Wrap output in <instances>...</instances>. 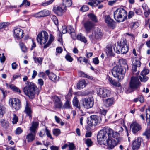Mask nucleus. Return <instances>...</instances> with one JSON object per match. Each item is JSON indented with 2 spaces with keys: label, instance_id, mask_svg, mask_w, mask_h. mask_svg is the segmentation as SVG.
I'll use <instances>...</instances> for the list:
<instances>
[{
  "label": "nucleus",
  "instance_id": "f257e3e1",
  "mask_svg": "<svg viewBox=\"0 0 150 150\" xmlns=\"http://www.w3.org/2000/svg\"><path fill=\"white\" fill-rule=\"evenodd\" d=\"M48 38V34L45 31H42L39 33L37 37V42L41 45H44V49L48 47L54 40V36L51 34H50L49 40L47 42Z\"/></svg>",
  "mask_w": 150,
  "mask_h": 150
},
{
  "label": "nucleus",
  "instance_id": "f03ea898",
  "mask_svg": "<svg viewBox=\"0 0 150 150\" xmlns=\"http://www.w3.org/2000/svg\"><path fill=\"white\" fill-rule=\"evenodd\" d=\"M26 84L27 86L25 87L23 89V91L25 94L28 96L30 98H34L37 90V87L33 83L27 82Z\"/></svg>",
  "mask_w": 150,
  "mask_h": 150
},
{
  "label": "nucleus",
  "instance_id": "7ed1b4c3",
  "mask_svg": "<svg viewBox=\"0 0 150 150\" xmlns=\"http://www.w3.org/2000/svg\"><path fill=\"white\" fill-rule=\"evenodd\" d=\"M124 69L123 66L118 65L114 67L112 70L113 76L114 77L117 78L119 81H120L124 77L126 71Z\"/></svg>",
  "mask_w": 150,
  "mask_h": 150
},
{
  "label": "nucleus",
  "instance_id": "20e7f679",
  "mask_svg": "<svg viewBox=\"0 0 150 150\" xmlns=\"http://www.w3.org/2000/svg\"><path fill=\"white\" fill-rule=\"evenodd\" d=\"M112 133V129L109 128L100 130L97 135L98 140L100 142V143L101 144V143L105 142L108 138L110 137V134Z\"/></svg>",
  "mask_w": 150,
  "mask_h": 150
},
{
  "label": "nucleus",
  "instance_id": "39448f33",
  "mask_svg": "<svg viewBox=\"0 0 150 150\" xmlns=\"http://www.w3.org/2000/svg\"><path fill=\"white\" fill-rule=\"evenodd\" d=\"M39 123L37 122H33L31 126L30 127L29 130L30 132L26 136V139L28 142L33 141L35 139L36 133V129L38 128Z\"/></svg>",
  "mask_w": 150,
  "mask_h": 150
},
{
  "label": "nucleus",
  "instance_id": "423d86ee",
  "mask_svg": "<svg viewBox=\"0 0 150 150\" xmlns=\"http://www.w3.org/2000/svg\"><path fill=\"white\" fill-rule=\"evenodd\" d=\"M126 13V11L122 8H118L114 12V18L117 22H123L127 17Z\"/></svg>",
  "mask_w": 150,
  "mask_h": 150
},
{
  "label": "nucleus",
  "instance_id": "0eeeda50",
  "mask_svg": "<svg viewBox=\"0 0 150 150\" xmlns=\"http://www.w3.org/2000/svg\"><path fill=\"white\" fill-rule=\"evenodd\" d=\"M129 49L128 45L125 41L123 40L120 42V43L114 48L115 51L117 54H124L127 52Z\"/></svg>",
  "mask_w": 150,
  "mask_h": 150
},
{
  "label": "nucleus",
  "instance_id": "6e6552de",
  "mask_svg": "<svg viewBox=\"0 0 150 150\" xmlns=\"http://www.w3.org/2000/svg\"><path fill=\"white\" fill-rule=\"evenodd\" d=\"M103 35V33L102 30L97 28L92 32V34L89 36V37L91 41L95 42L96 40H100Z\"/></svg>",
  "mask_w": 150,
  "mask_h": 150
},
{
  "label": "nucleus",
  "instance_id": "1a4fd4ad",
  "mask_svg": "<svg viewBox=\"0 0 150 150\" xmlns=\"http://www.w3.org/2000/svg\"><path fill=\"white\" fill-rule=\"evenodd\" d=\"M96 92L99 96L102 98L109 96L111 93L110 90L104 88H97Z\"/></svg>",
  "mask_w": 150,
  "mask_h": 150
},
{
  "label": "nucleus",
  "instance_id": "9d476101",
  "mask_svg": "<svg viewBox=\"0 0 150 150\" xmlns=\"http://www.w3.org/2000/svg\"><path fill=\"white\" fill-rule=\"evenodd\" d=\"M106 143L107 144L108 149H112L119 143V141H117V142L115 139H112L110 137L108 138L105 142L101 143V145H105Z\"/></svg>",
  "mask_w": 150,
  "mask_h": 150
},
{
  "label": "nucleus",
  "instance_id": "9b49d317",
  "mask_svg": "<svg viewBox=\"0 0 150 150\" xmlns=\"http://www.w3.org/2000/svg\"><path fill=\"white\" fill-rule=\"evenodd\" d=\"M140 82L137 77H133L131 79L129 83V87L133 91L137 89L140 86Z\"/></svg>",
  "mask_w": 150,
  "mask_h": 150
},
{
  "label": "nucleus",
  "instance_id": "f8f14e48",
  "mask_svg": "<svg viewBox=\"0 0 150 150\" xmlns=\"http://www.w3.org/2000/svg\"><path fill=\"white\" fill-rule=\"evenodd\" d=\"M101 118L96 115H93L91 116V119L87 122L88 125L90 126H96L100 123Z\"/></svg>",
  "mask_w": 150,
  "mask_h": 150
},
{
  "label": "nucleus",
  "instance_id": "ddd939ff",
  "mask_svg": "<svg viewBox=\"0 0 150 150\" xmlns=\"http://www.w3.org/2000/svg\"><path fill=\"white\" fill-rule=\"evenodd\" d=\"M9 103L11 106L16 110H18L21 107L20 101L17 98H11L9 100Z\"/></svg>",
  "mask_w": 150,
  "mask_h": 150
},
{
  "label": "nucleus",
  "instance_id": "4468645a",
  "mask_svg": "<svg viewBox=\"0 0 150 150\" xmlns=\"http://www.w3.org/2000/svg\"><path fill=\"white\" fill-rule=\"evenodd\" d=\"M83 102L84 107L88 109L92 108L94 103V100L92 97L84 98L83 100Z\"/></svg>",
  "mask_w": 150,
  "mask_h": 150
},
{
  "label": "nucleus",
  "instance_id": "2eb2a0df",
  "mask_svg": "<svg viewBox=\"0 0 150 150\" xmlns=\"http://www.w3.org/2000/svg\"><path fill=\"white\" fill-rule=\"evenodd\" d=\"M83 26L86 32L88 33L90 32L91 30L94 28V24L91 21H87L83 24Z\"/></svg>",
  "mask_w": 150,
  "mask_h": 150
},
{
  "label": "nucleus",
  "instance_id": "dca6fc26",
  "mask_svg": "<svg viewBox=\"0 0 150 150\" xmlns=\"http://www.w3.org/2000/svg\"><path fill=\"white\" fill-rule=\"evenodd\" d=\"M105 22L109 27L112 29H114L115 28V22L113 19L110 18L109 16H105Z\"/></svg>",
  "mask_w": 150,
  "mask_h": 150
},
{
  "label": "nucleus",
  "instance_id": "f3484780",
  "mask_svg": "<svg viewBox=\"0 0 150 150\" xmlns=\"http://www.w3.org/2000/svg\"><path fill=\"white\" fill-rule=\"evenodd\" d=\"M149 71L148 69H144L141 72V76H139V78L141 82H145L148 80V78L146 75L149 74Z\"/></svg>",
  "mask_w": 150,
  "mask_h": 150
},
{
  "label": "nucleus",
  "instance_id": "a211bd4d",
  "mask_svg": "<svg viewBox=\"0 0 150 150\" xmlns=\"http://www.w3.org/2000/svg\"><path fill=\"white\" fill-rule=\"evenodd\" d=\"M142 141V138L139 137H138L135 139L133 142L132 146V149L135 150L139 148Z\"/></svg>",
  "mask_w": 150,
  "mask_h": 150
},
{
  "label": "nucleus",
  "instance_id": "6ab92c4d",
  "mask_svg": "<svg viewBox=\"0 0 150 150\" xmlns=\"http://www.w3.org/2000/svg\"><path fill=\"white\" fill-rule=\"evenodd\" d=\"M24 112L30 117H32V110L31 108V105L30 103L27 101H26V103L24 106Z\"/></svg>",
  "mask_w": 150,
  "mask_h": 150
},
{
  "label": "nucleus",
  "instance_id": "aec40b11",
  "mask_svg": "<svg viewBox=\"0 0 150 150\" xmlns=\"http://www.w3.org/2000/svg\"><path fill=\"white\" fill-rule=\"evenodd\" d=\"M130 128L134 134L136 133L141 129V125L136 122H132L130 126Z\"/></svg>",
  "mask_w": 150,
  "mask_h": 150
},
{
  "label": "nucleus",
  "instance_id": "412c9836",
  "mask_svg": "<svg viewBox=\"0 0 150 150\" xmlns=\"http://www.w3.org/2000/svg\"><path fill=\"white\" fill-rule=\"evenodd\" d=\"M115 102V100L113 98H110L105 100L103 101L104 105L108 107L113 105Z\"/></svg>",
  "mask_w": 150,
  "mask_h": 150
},
{
  "label": "nucleus",
  "instance_id": "4be33fe9",
  "mask_svg": "<svg viewBox=\"0 0 150 150\" xmlns=\"http://www.w3.org/2000/svg\"><path fill=\"white\" fill-rule=\"evenodd\" d=\"M14 33L15 36L17 38H22L23 36V30L20 28L15 29Z\"/></svg>",
  "mask_w": 150,
  "mask_h": 150
},
{
  "label": "nucleus",
  "instance_id": "5701e85b",
  "mask_svg": "<svg viewBox=\"0 0 150 150\" xmlns=\"http://www.w3.org/2000/svg\"><path fill=\"white\" fill-rule=\"evenodd\" d=\"M48 11L46 10L41 11L35 14V16L36 18H39L41 17L47 16Z\"/></svg>",
  "mask_w": 150,
  "mask_h": 150
},
{
  "label": "nucleus",
  "instance_id": "b1692460",
  "mask_svg": "<svg viewBox=\"0 0 150 150\" xmlns=\"http://www.w3.org/2000/svg\"><path fill=\"white\" fill-rule=\"evenodd\" d=\"M112 133L110 134V137L111 138L112 137L115 139L116 140V141L117 142V141H119V143L122 139L121 138L119 137L120 134H119L117 132H113V131L112 129Z\"/></svg>",
  "mask_w": 150,
  "mask_h": 150
},
{
  "label": "nucleus",
  "instance_id": "393cba45",
  "mask_svg": "<svg viewBox=\"0 0 150 150\" xmlns=\"http://www.w3.org/2000/svg\"><path fill=\"white\" fill-rule=\"evenodd\" d=\"M107 79L109 82L114 86L117 87H120L121 86V85L120 83L117 82L115 80L113 79L110 77H108Z\"/></svg>",
  "mask_w": 150,
  "mask_h": 150
},
{
  "label": "nucleus",
  "instance_id": "a878e982",
  "mask_svg": "<svg viewBox=\"0 0 150 150\" xmlns=\"http://www.w3.org/2000/svg\"><path fill=\"white\" fill-rule=\"evenodd\" d=\"M146 117L148 125H150V107L146 110Z\"/></svg>",
  "mask_w": 150,
  "mask_h": 150
},
{
  "label": "nucleus",
  "instance_id": "bb28decb",
  "mask_svg": "<svg viewBox=\"0 0 150 150\" xmlns=\"http://www.w3.org/2000/svg\"><path fill=\"white\" fill-rule=\"evenodd\" d=\"M142 7L144 11V15L146 17H147L150 13L149 8L148 6H146V4H144L142 5Z\"/></svg>",
  "mask_w": 150,
  "mask_h": 150
},
{
  "label": "nucleus",
  "instance_id": "cd10ccee",
  "mask_svg": "<svg viewBox=\"0 0 150 150\" xmlns=\"http://www.w3.org/2000/svg\"><path fill=\"white\" fill-rule=\"evenodd\" d=\"M119 62L120 64V65H122L124 67V68L125 70H127L128 69V67L126 63V61L123 59H119Z\"/></svg>",
  "mask_w": 150,
  "mask_h": 150
},
{
  "label": "nucleus",
  "instance_id": "c85d7f7f",
  "mask_svg": "<svg viewBox=\"0 0 150 150\" xmlns=\"http://www.w3.org/2000/svg\"><path fill=\"white\" fill-rule=\"evenodd\" d=\"M86 85V83L85 81L82 80L80 81L77 84V88L80 89L84 88Z\"/></svg>",
  "mask_w": 150,
  "mask_h": 150
},
{
  "label": "nucleus",
  "instance_id": "c756f323",
  "mask_svg": "<svg viewBox=\"0 0 150 150\" xmlns=\"http://www.w3.org/2000/svg\"><path fill=\"white\" fill-rule=\"evenodd\" d=\"M0 125L6 129H7L9 126L8 122L4 119L1 120L0 121Z\"/></svg>",
  "mask_w": 150,
  "mask_h": 150
},
{
  "label": "nucleus",
  "instance_id": "7c9ffc66",
  "mask_svg": "<svg viewBox=\"0 0 150 150\" xmlns=\"http://www.w3.org/2000/svg\"><path fill=\"white\" fill-rule=\"evenodd\" d=\"M77 38L79 40L84 42V43H86L87 40L86 38L82 35V34L80 33L77 36Z\"/></svg>",
  "mask_w": 150,
  "mask_h": 150
},
{
  "label": "nucleus",
  "instance_id": "2f4dec72",
  "mask_svg": "<svg viewBox=\"0 0 150 150\" xmlns=\"http://www.w3.org/2000/svg\"><path fill=\"white\" fill-rule=\"evenodd\" d=\"M54 12L59 16H61L62 14L63 9L62 8L58 6L54 10Z\"/></svg>",
  "mask_w": 150,
  "mask_h": 150
},
{
  "label": "nucleus",
  "instance_id": "473e14b6",
  "mask_svg": "<svg viewBox=\"0 0 150 150\" xmlns=\"http://www.w3.org/2000/svg\"><path fill=\"white\" fill-rule=\"evenodd\" d=\"M72 4V1L71 0H63V5L64 6L70 7Z\"/></svg>",
  "mask_w": 150,
  "mask_h": 150
},
{
  "label": "nucleus",
  "instance_id": "72a5a7b5",
  "mask_svg": "<svg viewBox=\"0 0 150 150\" xmlns=\"http://www.w3.org/2000/svg\"><path fill=\"white\" fill-rule=\"evenodd\" d=\"M49 78L53 81H56L58 80V79L56 75L53 73H50L49 75Z\"/></svg>",
  "mask_w": 150,
  "mask_h": 150
},
{
  "label": "nucleus",
  "instance_id": "f704fd0d",
  "mask_svg": "<svg viewBox=\"0 0 150 150\" xmlns=\"http://www.w3.org/2000/svg\"><path fill=\"white\" fill-rule=\"evenodd\" d=\"M8 87L10 89L16 92H17L19 93H21V91L16 86L13 84L9 85L8 86Z\"/></svg>",
  "mask_w": 150,
  "mask_h": 150
},
{
  "label": "nucleus",
  "instance_id": "c9c22d12",
  "mask_svg": "<svg viewBox=\"0 0 150 150\" xmlns=\"http://www.w3.org/2000/svg\"><path fill=\"white\" fill-rule=\"evenodd\" d=\"M106 53L109 56H113L112 48L111 47H107L106 50Z\"/></svg>",
  "mask_w": 150,
  "mask_h": 150
},
{
  "label": "nucleus",
  "instance_id": "e433bc0d",
  "mask_svg": "<svg viewBox=\"0 0 150 150\" xmlns=\"http://www.w3.org/2000/svg\"><path fill=\"white\" fill-rule=\"evenodd\" d=\"M88 16L93 22H96L97 21L96 16L94 14H89L88 15Z\"/></svg>",
  "mask_w": 150,
  "mask_h": 150
},
{
  "label": "nucleus",
  "instance_id": "4c0bfd02",
  "mask_svg": "<svg viewBox=\"0 0 150 150\" xmlns=\"http://www.w3.org/2000/svg\"><path fill=\"white\" fill-rule=\"evenodd\" d=\"M73 104L74 106H76L78 108L80 109V106L79 105L78 100L77 98H74L73 101Z\"/></svg>",
  "mask_w": 150,
  "mask_h": 150
},
{
  "label": "nucleus",
  "instance_id": "58836bf2",
  "mask_svg": "<svg viewBox=\"0 0 150 150\" xmlns=\"http://www.w3.org/2000/svg\"><path fill=\"white\" fill-rule=\"evenodd\" d=\"M139 26V24L137 22H132L129 24V27L131 29H135Z\"/></svg>",
  "mask_w": 150,
  "mask_h": 150
},
{
  "label": "nucleus",
  "instance_id": "ea45409f",
  "mask_svg": "<svg viewBox=\"0 0 150 150\" xmlns=\"http://www.w3.org/2000/svg\"><path fill=\"white\" fill-rule=\"evenodd\" d=\"M143 135L145 136L147 139H149L150 138V128H147Z\"/></svg>",
  "mask_w": 150,
  "mask_h": 150
},
{
  "label": "nucleus",
  "instance_id": "a19ab883",
  "mask_svg": "<svg viewBox=\"0 0 150 150\" xmlns=\"http://www.w3.org/2000/svg\"><path fill=\"white\" fill-rule=\"evenodd\" d=\"M52 132L53 134L56 136L59 135L61 133L60 130L58 128L54 129L52 130Z\"/></svg>",
  "mask_w": 150,
  "mask_h": 150
},
{
  "label": "nucleus",
  "instance_id": "79ce46f5",
  "mask_svg": "<svg viewBox=\"0 0 150 150\" xmlns=\"http://www.w3.org/2000/svg\"><path fill=\"white\" fill-rule=\"evenodd\" d=\"M5 109L4 106L2 104H0V118L3 117Z\"/></svg>",
  "mask_w": 150,
  "mask_h": 150
},
{
  "label": "nucleus",
  "instance_id": "37998d69",
  "mask_svg": "<svg viewBox=\"0 0 150 150\" xmlns=\"http://www.w3.org/2000/svg\"><path fill=\"white\" fill-rule=\"evenodd\" d=\"M19 44L22 51L24 52H26L27 51V49L23 43L20 42Z\"/></svg>",
  "mask_w": 150,
  "mask_h": 150
},
{
  "label": "nucleus",
  "instance_id": "c03bdc74",
  "mask_svg": "<svg viewBox=\"0 0 150 150\" xmlns=\"http://www.w3.org/2000/svg\"><path fill=\"white\" fill-rule=\"evenodd\" d=\"M63 108L65 109L71 108V105L68 100H67L66 101L63 107Z\"/></svg>",
  "mask_w": 150,
  "mask_h": 150
},
{
  "label": "nucleus",
  "instance_id": "a18cd8bd",
  "mask_svg": "<svg viewBox=\"0 0 150 150\" xmlns=\"http://www.w3.org/2000/svg\"><path fill=\"white\" fill-rule=\"evenodd\" d=\"M18 121V118L16 115L14 114L12 118V122L13 124H16Z\"/></svg>",
  "mask_w": 150,
  "mask_h": 150
},
{
  "label": "nucleus",
  "instance_id": "49530a36",
  "mask_svg": "<svg viewBox=\"0 0 150 150\" xmlns=\"http://www.w3.org/2000/svg\"><path fill=\"white\" fill-rule=\"evenodd\" d=\"M81 77L84 78H86L90 79L92 80L93 79V77L92 76H89L85 74L84 72H81Z\"/></svg>",
  "mask_w": 150,
  "mask_h": 150
},
{
  "label": "nucleus",
  "instance_id": "de8ad7c7",
  "mask_svg": "<svg viewBox=\"0 0 150 150\" xmlns=\"http://www.w3.org/2000/svg\"><path fill=\"white\" fill-rule=\"evenodd\" d=\"M85 143L87 144L88 147L92 146L93 142L90 139H87L85 140Z\"/></svg>",
  "mask_w": 150,
  "mask_h": 150
},
{
  "label": "nucleus",
  "instance_id": "09e8293b",
  "mask_svg": "<svg viewBox=\"0 0 150 150\" xmlns=\"http://www.w3.org/2000/svg\"><path fill=\"white\" fill-rule=\"evenodd\" d=\"M51 19L56 25H57L58 24V20L56 16L53 15L51 17Z\"/></svg>",
  "mask_w": 150,
  "mask_h": 150
},
{
  "label": "nucleus",
  "instance_id": "8fccbe9b",
  "mask_svg": "<svg viewBox=\"0 0 150 150\" xmlns=\"http://www.w3.org/2000/svg\"><path fill=\"white\" fill-rule=\"evenodd\" d=\"M45 132L48 137L50 138L51 139H53V138L52 137L51 134L50 133V131L47 129V128H45Z\"/></svg>",
  "mask_w": 150,
  "mask_h": 150
},
{
  "label": "nucleus",
  "instance_id": "3c124183",
  "mask_svg": "<svg viewBox=\"0 0 150 150\" xmlns=\"http://www.w3.org/2000/svg\"><path fill=\"white\" fill-rule=\"evenodd\" d=\"M52 98L53 100L54 103L61 101L60 99L57 96H52Z\"/></svg>",
  "mask_w": 150,
  "mask_h": 150
},
{
  "label": "nucleus",
  "instance_id": "603ef678",
  "mask_svg": "<svg viewBox=\"0 0 150 150\" xmlns=\"http://www.w3.org/2000/svg\"><path fill=\"white\" fill-rule=\"evenodd\" d=\"M68 146L69 150H75L76 149L74 144L72 143H69Z\"/></svg>",
  "mask_w": 150,
  "mask_h": 150
},
{
  "label": "nucleus",
  "instance_id": "864d4df0",
  "mask_svg": "<svg viewBox=\"0 0 150 150\" xmlns=\"http://www.w3.org/2000/svg\"><path fill=\"white\" fill-rule=\"evenodd\" d=\"M141 62L139 60H135V61H133V64L138 67H139L141 65Z\"/></svg>",
  "mask_w": 150,
  "mask_h": 150
},
{
  "label": "nucleus",
  "instance_id": "5fc2aeb1",
  "mask_svg": "<svg viewBox=\"0 0 150 150\" xmlns=\"http://www.w3.org/2000/svg\"><path fill=\"white\" fill-rule=\"evenodd\" d=\"M34 59L36 63L38 62L39 64H41L43 59L41 57H35Z\"/></svg>",
  "mask_w": 150,
  "mask_h": 150
},
{
  "label": "nucleus",
  "instance_id": "6e6d98bb",
  "mask_svg": "<svg viewBox=\"0 0 150 150\" xmlns=\"http://www.w3.org/2000/svg\"><path fill=\"white\" fill-rule=\"evenodd\" d=\"M28 0H23L22 3L21 4L20 6H22L23 5H25V6H29L30 4L29 2L27 1Z\"/></svg>",
  "mask_w": 150,
  "mask_h": 150
},
{
  "label": "nucleus",
  "instance_id": "4d7b16f0",
  "mask_svg": "<svg viewBox=\"0 0 150 150\" xmlns=\"http://www.w3.org/2000/svg\"><path fill=\"white\" fill-rule=\"evenodd\" d=\"M54 103L55 106L57 108H61L62 106V104L61 101Z\"/></svg>",
  "mask_w": 150,
  "mask_h": 150
},
{
  "label": "nucleus",
  "instance_id": "13d9d810",
  "mask_svg": "<svg viewBox=\"0 0 150 150\" xmlns=\"http://www.w3.org/2000/svg\"><path fill=\"white\" fill-rule=\"evenodd\" d=\"M23 132V130L19 127L16 128L15 131V134L16 135H18L21 134Z\"/></svg>",
  "mask_w": 150,
  "mask_h": 150
},
{
  "label": "nucleus",
  "instance_id": "bf43d9fd",
  "mask_svg": "<svg viewBox=\"0 0 150 150\" xmlns=\"http://www.w3.org/2000/svg\"><path fill=\"white\" fill-rule=\"evenodd\" d=\"M88 7L87 6L84 5L80 9V10L83 12L87 11L88 10Z\"/></svg>",
  "mask_w": 150,
  "mask_h": 150
},
{
  "label": "nucleus",
  "instance_id": "052dcab7",
  "mask_svg": "<svg viewBox=\"0 0 150 150\" xmlns=\"http://www.w3.org/2000/svg\"><path fill=\"white\" fill-rule=\"evenodd\" d=\"M65 58L67 61L69 62H72L73 60V58L69 54H67L65 56Z\"/></svg>",
  "mask_w": 150,
  "mask_h": 150
},
{
  "label": "nucleus",
  "instance_id": "680f3d73",
  "mask_svg": "<svg viewBox=\"0 0 150 150\" xmlns=\"http://www.w3.org/2000/svg\"><path fill=\"white\" fill-rule=\"evenodd\" d=\"M67 32L69 33H71L74 31V29L71 26L67 27Z\"/></svg>",
  "mask_w": 150,
  "mask_h": 150
},
{
  "label": "nucleus",
  "instance_id": "e2e57ef3",
  "mask_svg": "<svg viewBox=\"0 0 150 150\" xmlns=\"http://www.w3.org/2000/svg\"><path fill=\"white\" fill-rule=\"evenodd\" d=\"M93 62L95 64H98L99 63V61L97 57H95L93 59Z\"/></svg>",
  "mask_w": 150,
  "mask_h": 150
},
{
  "label": "nucleus",
  "instance_id": "0e129e2a",
  "mask_svg": "<svg viewBox=\"0 0 150 150\" xmlns=\"http://www.w3.org/2000/svg\"><path fill=\"white\" fill-rule=\"evenodd\" d=\"M135 12V13L138 15H140L142 13V11L140 9H136L134 10Z\"/></svg>",
  "mask_w": 150,
  "mask_h": 150
},
{
  "label": "nucleus",
  "instance_id": "69168bd1",
  "mask_svg": "<svg viewBox=\"0 0 150 150\" xmlns=\"http://www.w3.org/2000/svg\"><path fill=\"white\" fill-rule=\"evenodd\" d=\"M138 98L139 100V101L141 103H142L144 102V98L143 96L142 95H139L138 97Z\"/></svg>",
  "mask_w": 150,
  "mask_h": 150
},
{
  "label": "nucleus",
  "instance_id": "338daca9",
  "mask_svg": "<svg viewBox=\"0 0 150 150\" xmlns=\"http://www.w3.org/2000/svg\"><path fill=\"white\" fill-rule=\"evenodd\" d=\"M38 84L40 86H42L44 85V81L41 79H39L38 80Z\"/></svg>",
  "mask_w": 150,
  "mask_h": 150
},
{
  "label": "nucleus",
  "instance_id": "774afa93",
  "mask_svg": "<svg viewBox=\"0 0 150 150\" xmlns=\"http://www.w3.org/2000/svg\"><path fill=\"white\" fill-rule=\"evenodd\" d=\"M5 149L6 150H15V147H11L9 146H6Z\"/></svg>",
  "mask_w": 150,
  "mask_h": 150
}]
</instances>
